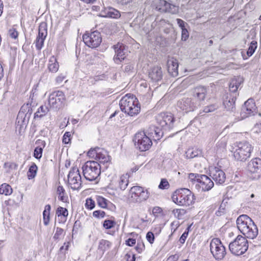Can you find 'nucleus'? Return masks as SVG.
I'll return each mask as SVG.
<instances>
[{
    "label": "nucleus",
    "instance_id": "1",
    "mask_svg": "<svg viewBox=\"0 0 261 261\" xmlns=\"http://www.w3.org/2000/svg\"><path fill=\"white\" fill-rule=\"evenodd\" d=\"M240 231L246 238L253 239L258 234V228L253 220L246 215L240 216L236 221Z\"/></svg>",
    "mask_w": 261,
    "mask_h": 261
},
{
    "label": "nucleus",
    "instance_id": "2",
    "mask_svg": "<svg viewBox=\"0 0 261 261\" xmlns=\"http://www.w3.org/2000/svg\"><path fill=\"white\" fill-rule=\"evenodd\" d=\"M121 110L129 116L138 115L140 111V106L136 97L130 93L122 97L119 101Z\"/></svg>",
    "mask_w": 261,
    "mask_h": 261
},
{
    "label": "nucleus",
    "instance_id": "3",
    "mask_svg": "<svg viewBox=\"0 0 261 261\" xmlns=\"http://www.w3.org/2000/svg\"><path fill=\"white\" fill-rule=\"evenodd\" d=\"M173 201L181 206H189L194 202V195L188 189L183 188L177 190L172 197Z\"/></svg>",
    "mask_w": 261,
    "mask_h": 261
},
{
    "label": "nucleus",
    "instance_id": "4",
    "mask_svg": "<svg viewBox=\"0 0 261 261\" xmlns=\"http://www.w3.org/2000/svg\"><path fill=\"white\" fill-rule=\"evenodd\" d=\"M233 155L236 160L244 161L250 158L252 150V147L247 142H240L234 144Z\"/></svg>",
    "mask_w": 261,
    "mask_h": 261
},
{
    "label": "nucleus",
    "instance_id": "5",
    "mask_svg": "<svg viewBox=\"0 0 261 261\" xmlns=\"http://www.w3.org/2000/svg\"><path fill=\"white\" fill-rule=\"evenodd\" d=\"M82 169L85 178L89 181L96 180L101 172V165L97 161H87Z\"/></svg>",
    "mask_w": 261,
    "mask_h": 261
},
{
    "label": "nucleus",
    "instance_id": "6",
    "mask_svg": "<svg viewBox=\"0 0 261 261\" xmlns=\"http://www.w3.org/2000/svg\"><path fill=\"white\" fill-rule=\"evenodd\" d=\"M248 243L246 238L241 235L229 245L230 251L234 255L239 256L244 254L248 250Z\"/></svg>",
    "mask_w": 261,
    "mask_h": 261
},
{
    "label": "nucleus",
    "instance_id": "7",
    "mask_svg": "<svg viewBox=\"0 0 261 261\" xmlns=\"http://www.w3.org/2000/svg\"><path fill=\"white\" fill-rule=\"evenodd\" d=\"M152 8L162 13H169L172 14L178 13L179 7L165 0H149Z\"/></svg>",
    "mask_w": 261,
    "mask_h": 261
},
{
    "label": "nucleus",
    "instance_id": "8",
    "mask_svg": "<svg viewBox=\"0 0 261 261\" xmlns=\"http://www.w3.org/2000/svg\"><path fill=\"white\" fill-rule=\"evenodd\" d=\"M133 141L136 148L141 151H145L148 150L152 145L150 138L143 132L136 133Z\"/></svg>",
    "mask_w": 261,
    "mask_h": 261
},
{
    "label": "nucleus",
    "instance_id": "9",
    "mask_svg": "<svg viewBox=\"0 0 261 261\" xmlns=\"http://www.w3.org/2000/svg\"><path fill=\"white\" fill-rule=\"evenodd\" d=\"M159 126L165 131H169L174 127V118L170 113H161L156 117Z\"/></svg>",
    "mask_w": 261,
    "mask_h": 261
},
{
    "label": "nucleus",
    "instance_id": "10",
    "mask_svg": "<svg viewBox=\"0 0 261 261\" xmlns=\"http://www.w3.org/2000/svg\"><path fill=\"white\" fill-rule=\"evenodd\" d=\"M210 250L216 260L222 259L226 253L225 247L218 238H214L211 241Z\"/></svg>",
    "mask_w": 261,
    "mask_h": 261
},
{
    "label": "nucleus",
    "instance_id": "11",
    "mask_svg": "<svg viewBox=\"0 0 261 261\" xmlns=\"http://www.w3.org/2000/svg\"><path fill=\"white\" fill-rule=\"evenodd\" d=\"M83 39L85 44L91 48L98 47L102 41L101 34L97 31L85 34L83 36Z\"/></svg>",
    "mask_w": 261,
    "mask_h": 261
},
{
    "label": "nucleus",
    "instance_id": "12",
    "mask_svg": "<svg viewBox=\"0 0 261 261\" xmlns=\"http://www.w3.org/2000/svg\"><path fill=\"white\" fill-rule=\"evenodd\" d=\"M68 184L71 188L74 190H79L82 186V178L79 169L73 167L68 175Z\"/></svg>",
    "mask_w": 261,
    "mask_h": 261
},
{
    "label": "nucleus",
    "instance_id": "13",
    "mask_svg": "<svg viewBox=\"0 0 261 261\" xmlns=\"http://www.w3.org/2000/svg\"><path fill=\"white\" fill-rule=\"evenodd\" d=\"M65 95L62 91H57L51 93L48 97V102L53 109H60L63 106L65 101Z\"/></svg>",
    "mask_w": 261,
    "mask_h": 261
},
{
    "label": "nucleus",
    "instance_id": "14",
    "mask_svg": "<svg viewBox=\"0 0 261 261\" xmlns=\"http://www.w3.org/2000/svg\"><path fill=\"white\" fill-rule=\"evenodd\" d=\"M207 93V88L203 86H198L193 89L192 98L196 105L200 106L205 99Z\"/></svg>",
    "mask_w": 261,
    "mask_h": 261
},
{
    "label": "nucleus",
    "instance_id": "15",
    "mask_svg": "<svg viewBox=\"0 0 261 261\" xmlns=\"http://www.w3.org/2000/svg\"><path fill=\"white\" fill-rule=\"evenodd\" d=\"M256 113V107L253 99H248L245 102L240 113L242 118L245 119L249 116H253Z\"/></svg>",
    "mask_w": 261,
    "mask_h": 261
},
{
    "label": "nucleus",
    "instance_id": "16",
    "mask_svg": "<svg viewBox=\"0 0 261 261\" xmlns=\"http://www.w3.org/2000/svg\"><path fill=\"white\" fill-rule=\"evenodd\" d=\"M177 107L180 110L187 113L193 111L198 108L196 102L192 98H183L177 102Z\"/></svg>",
    "mask_w": 261,
    "mask_h": 261
},
{
    "label": "nucleus",
    "instance_id": "17",
    "mask_svg": "<svg viewBox=\"0 0 261 261\" xmlns=\"http://www.w3.org/2000/svg\"><path fill=\"white\" fill-rule=\"evenodd\" d=\"M248 171L255 174L254 178H258L261 176V160L259 158L252 159L248 165Z\"/></svg>",
    "mask_w": 261,
    "mask_h": 261
},
{
    "label": "nucleus",
    "instance_id": "18",
    "mask_svg": "<svg viewBox=\"0 0 261 261\" xmlns=\"http://www.w3.org/2000/svg\"><path fill=\"white\" fill-rule=\"evenodd\" d=\"M115 50V55L114 57V61L117 64H119L122 62L126 57V51L125 46L122 44L118 43L113 46Z\"/></svg>",
    "mask_w": 261,
    "mask_h": 261
},
{
    "label": "nucleus",
    "instance_id": "19",
    "mask_svg": "<svg viewBox=\"0 0 261 261\" xmlns=\"http://www.w3.org/2000/svg\"><path fill=\"white\" fill-rule=\"evenodd\" d=\"M210 176L216 182V184L221 185L226 179L225 173L219 168L215 167L210 170Z\"/></svg>",
    "mask_w": 261,
    "mask_h": 261
},
{
    "label": "nucleus",
    "instance_id": "20",
    "mask_svg": "<svg viewBox=\"0 0 261 261\" xmlns=\"http://www.w3.org/2000/svg\"><path fill=\"white\" fill-rule=\"evenodd\" d=\"M148 77L153 82L161 81L163 77V71L161 67L156 66L150 68L148 71Z\"/></svg>",
    "mask_w": 261,
    "mask_h": 261
},
{
    "label": "nucleus",
    "instance_id": "21",
    "mask_svg": "<svg viewBox=\"0 0 261 261\" xmlns=\"http://www.w3.org/2000/svg\"><path fill=\"white\" fill-rule=\"evenodd\" d=\"M198 179V182L200 184V187L202 191H208L214 187V182L205 175L202 174Z\"/></svg>",
    "mask_w": 261,
    "mask_h": 261
},
{
    "label": "nucleus",
    "instance_id": "22",
    "mask_svg": "<svg viewBox=\"0 0 261 261\" xmlns=\"http://www.w3.org/2000/svg\"><path fill=\"white\" fill-rule=\"evenodd\" d=\"M100 16L103 17H108L117 19L121 16L120 12L112 7L105 8L101 11Z\"/></svg>",
    "mask_w": 261,
    "mask_h": 261
},
{
    "label": "nucleus",
    "instance_id": "23",
    "mask_svg": "<svg viewBox=\"0 0 261 261\" xmlns=\"http://www.w3.org/2000/svg\"><path fill=\"white\" fill-rule=\"evenodd\" d=\"M142 192V187L134 186L131 188L129 192L128 199L131 202H138L139 201V197Z\"/></svg>",
    "mask_w": 261,
    "mask_h": 261
},
{
    "label": "nucleus",
    "instance_id": "24",
    "mask_svg": "<svg viewBox=\"0 0 261 261\" xmlns=\"http://www.w3.org/2000/svg\"><path fill=\"white\" fill-rule=\"evenodd\" d=\"M167 66L168 72L171 76L175 77L178 75V63L176 59L174 58L168 59Z\"/></svg>",
    "mask_w": 261,
    "mask_h": 261
},
{
    "label": "nucleus",
    "instance_id": "25",
    "mask_svg": "<svg viewBox=\"0 0 261 261\" xmlns=\"http://www.w3.org/2000/svg\"><path fill=\"white\" fill-rule=\"evenodd\" d=\"M236 100V94H235V95L227 96L223 102L224 106L227 111L233 112L235 110Z\"/></svg>",
    "mask_w": 261,
    "mask_h": 261
},
{
    "label": "nucleus",
    "instance_id": "26",
    "mask_svg": "<svg viewBox=\"0 0 261 261\" xmlns=\"http://www.w3.org/2000/svg\"><path fill=\"white\" fill-rule=\"evenodd\" d=\"M242 82L243 79L241 77L239 76L232 79L229 85L230 91L235 94V93Z\"/></svg>",
    "mask_w": 261,
    "mask_h": 261
},
{
    "label": "nucleus",
    "instance_id": "27",
    "mask_svg": "<svg viewBox=\"0 0 261 261\" xmlns=\"http://www.w3.org/2000/svg\"><path fill=\"white\" fill-rule=\"evenodd\" d=\"M128 184V178L126 175L121 176L116 181V186L121 190H124Z\"/></svg>",
    "mask_w": 261,
    "mask_h": 261
},
{
    "label": "nucleus",
    "instance_id": "28",
    "mask_svg": "<svg viewBox=\"0 0 261 261\" xmlns=\"http://www.w3.org/2000/svg\"><path fill=\"white\" fill-rule=\"evenodd\" d=\"M151 132L149 134H151V136L154 138V140H160L163 136L164 130L162 128L159 127L153 126L152 128H151Z\"/></svg>",
    "mask_w": 261,
    "mask_h": 261
},
{
    "label": "nucleus",
    "instance_id": "29",
    "mask_svg": "<svg viewBox=\"0 0 261 261\" xmlns=\"http://www.w3.org/2000/svg\"><path fill=\"white\" fill-rule=\"evenodd\" d=\"M97 161L99 162V164H102L103 165L106 164L105 167H107L108 164L110 163V156L108 155V154L105 152H102L101 151H99L97 157H96V159Z\"/></svg>",
    "mask_w": 261,
    "mask_h": 261
},
{
    "label": "nucleus",
    "instance_id": "30",
    "mask_svg": "<svg viewBox=\"0 0 261 261\" xmlns=\"http://www.w3.org/2000/svg\"><path fill=\"white\" fill-rule=\"evenodd\" d=\"M59 65L56 58L54 56L50 57L49 60L48 68L49 71L56 73L59 69Z\"/></svg>",
    "mask_w": 261,
    "mask_h": 261
},
{
    "label": "nucleus",
    "instance_id": "31",
    "mask_svg": "<svg viewBox=\"0 0 261 261\" xmlns=\"http://www.w3.org/2000/svg\"><path fill=\"white\" fill-rule=\"evenodd\" d=\"M49 111V109L46 106H41L37 111L34 114V118H41L45 116Z\"/></svg>",
    "mask_w": 261,
    "mask_h": 261
},
{
    "label": "nucleus",
    "instance_id": "32",
    "mask_svg": "<svg viewBox=\"0 0 261 261\" xmlns=\"http://www.w3.org/2000/svg\"><path fill=\"white\" fill-rule=\"evenodd\" d=\"M47 34V25L45 22L41 23L39 27V32L37 38L45 39Z\"/></svg>",
    "mask_w": 261,
    "mask_h": 261
},
{
    "label": "nucleus",
    "instance_id": "33",
    "mask_svg": "<svg viewBox=\"0 0 261 261\" xmlns=\"http://www.w3.org/2000/svg\"><path fill=\"white\" fill-rule=\"evenodd\" d=\"M112 245V243L106 240H101L99 242L98 246V250L104 252L105 251L109 249Z\"/></svg>",
    "mask_w": 261,
    "mask_h": 261
},
{
    "label": "nucleus",
    "instance_id": "34",
    "mask_svg": "<svg viewBox=\"0 0 261 261\" xmlns=\"http://www.w3.org/2000/svg\"><path fill=\"white\" fill-rule=\"evenodd\" d=\"M56 215L58 217H61L62 221H66L68 215V211L66 208L60 206L57 210Z\"/></svg>",
    "mask_w": 261,
    "mask_h": 261
},
{
    "label": "nucleus",
    "instance_id": "35",
    "mask_svg": "<svg viewBox=\"0 0 261 261\" xmlns=\"http://www.w3.org/2000/svg\"><path fill=\"white\" fill-rule=\"evenodd\" d=\"M51 206L49 204H47L45 206L44 210L43 212V223L44 224L47 226L49 222V215Z\"/></svg>",
    "mask_w": 261,
    "mask_h": 261
},
{
    "label": "nucleus",
    "instance_id": "36",
    "mask_svg": "<svg viewBox=\"0 0 261 261\" xmlns=\"http://www.w3.org/2000/svg\"><path fill=\"white\" fill-rule=\"evenodd\" d=\"M186 156L188 158H193L201 154V151L197 148H189L186 152Z\"/></svg>",
    "mask_w": 261,
    "mask_h": 261
},
{
    "label": "nucleus",
    "instance_id": "37",
    "mask_svg": "<svg viewBox=\"0 0 261 261\" xmlns=\"http://www.w3.org/2000/svg\"><path fill=\"white\" fill-rule=\"evenodd\" d=\"M38 170V167L35 163H32V165L30 167L29 171L27 173V176L29 179L34 178L36 175Z\"/></svg>",
    "mask_w": 261,
    "mask_h": 261
},
{
    "label": "nucleus",
    "instance_id": "38",
    "mask_svg": "<svg viewBox=\"0 0 261 261\" xmlns=\"http://www.w3.org/2000/svg\"><path fill=\"white\" fill-rule=\"evenodd\" d=\"M12 193L11 186L6 184H3L0 186V194L10 195Z\"/></svg>",
    "mask_w": 261,
    "mask_h": 261
},
{
    "label": "nucleus",
    "instance_id": "39",
    "mask_svg": "<svg viewBox=\"0 0 261 261\" xmlns=\"http://www.w3.org/2000/svg\"><path fill=\"white\" fill-rule=\"evenodd\" d=\"M172 213L174 214L175 217L178 219H181L186 214V211L183 208H176L173 210Z\"/></svg>",
    "mask_w": 261,
    "mask_h": 261
},
{
    "label": "nucleus",
    "instance_id": "40",
    "mask_svg": "<svg viewBox=\"0 0 261 261\" xmlns=\"http://www.w3.org/2000/svg\"><path fill=\"white\" fill-rule=\"evenodd\" d=\"M96 200L98 205L101 208H106L108 205V200L100 196H96Z\"/></svg>",
    "mask_w": 261,
    "mask_h": 261
},
{
    "label": "nucleus",
    "instance_id": "41",
    "mask_svg": "<svg viewBox=\"0 0 261 261\" xmlns=\"http://www.w3.org/2000/svg\"><path fill=\"white\" fill-rule=\"evenodd\" d=\"M65 190L61 186H59L57 189V194L58 195L59 200L64 202L66 201V197L64 196Z\"/></svg>",
    "mask_w": 261,
    "mask_h": 261
},
{
    "label": "nucleus",
    "instance_id": "42",
    "mask_svg": "<svg viewBox=\"0 0 261 261\" xmlns=\"http://www.w3.org/2000/svg\"><path fill=\"white\" fill-rule=\"evenodd\" d=\"M30 106L29 104L27 103L26 105H23L21 107L20 112L18 113L17 120L18 121V123H19V120L20 118H22V117L24 115V112H26L28 110V112L30 111Z\"/></svg>",
    "mask_w": 261,
    "mask_h": 261
},
{
    "label": "nucleus",
    "instance_id": "43",
    "mask_svg": "<svg viewBox=\"0 0 261 261\" xmlns=\"http://www.w3.org/2000/svg\"><path fill=\"white\" fill-rule=\"evenodd\" d=\"M257 47V42L253 41L251 42L248 49L247 51V55L248 57L251 56L254 53Z\"/></svg>",
    "mask_w": 261,
    "mask_h": 261
},
{
    "label": "nucleus",
    "instance_id": "44",
    "mask_svg": "<svg viewBox=\"0 0 261 261\" xmlns=\"http://www.w3.org/2000/svg\"><path fill=\"white\" fill-rule=\"evenodd\" d=\"M219 108V106L217 103H214L206 106L203 109V112L205 113L212 112L217 110Z\"/></svg>",
    "mask_w": 261,
    "mask_h": 261
},
{
    "label": "nucleus",
    "instance_id": "45",
    "mask_svg": "<svg viewBox=\"0 0 261 261\" xmlns=\"http://www.w3.org/2000/svg\"><path fill=\"white\" fill-rule=\"evenodd\" d=\"M149 196V193L148 192L147 190H144L143 188H142V192H141L140 196L139 197V201L138 202L140 203L142 201L146 200Z\"/></svg>",
    "mask_w": 261,
    "mask_h": 261
},
{
    "label": "nucleus",
    "instance_id": "46",
    "mask_svg": "<svg viewBox=\"0 0 261 261\" xmlns=\"http://www.w3.org/2000/svg\"><path fill=\"white\" fill-rule=\"evenodd\" d=\"M116 224V222L112 220H105L103 223V226L106 229H111L113 228L115 225Z\"/></svg>",
    "mask_w": 261,
    "mask_h": 261
},
{
    "label": "nucleus",
    "instance_id": "47",
    "mask_svg": "<svg viewBox=\"0 0 261 261\" xmlns=\"http://www.w3.org/2000/svg\"><path fill=\"white\" fill-rule=\"evenodd\" d=\"M99 150V148L91 149L88 152V155L89 157L94 158L96 160V157H97V155L98 154V150Z\"/></svg>",
    "mask_w": 261,
    "mask_h": 261
},
{
    "label": "nucleus",
    "instance_id": "48",
    "mask_svg": "<svg viewBox=\"0 0 261 261\" xmlns=\"http://www.w3.org/2000/svg\"><path fill=\"white\" fill-rule=\"evenodd\" d=\"M43 149L36 147L34 151V156L37 159H40L42 157Z\"/></svg>",
    "mask_w": 261,
    "mask_h": 261
},
{
    "label": "nucleus",
    "instance_id": "49",
    "mask_svg": "<svg viewBox=\"0 0 261 261\" xmlns=\"http://www.w3.org/2000/svg\"><path fill=\"white\" fill-rule=\"evenodd\" d=\"M85 206L87 208L92 210L95 207V202L91 198H88L86 201Z\"/></svg>",
    "mask_w": 261,
    "mask_h": 261
},
{
    "label": "nucleus",
    "instance_id": "50",
    "mask_svg": "<svg viewBox=\"0 0 261 261\" xmlns=\"http://www.w3.org/2000/svg\"><path fill=\"white\" fill-rule=\"evenodd\" d=\"M45 39L37 38L35 41V46L38 50H40L44 44V41Z\"/></svg>",
    "mask_w": 261,
    "mask_h": 261
},
{
    "label": "nucleus",
    "instance_id": "51",
    "mask_svg": "<svg viewBox=\"0 0 261 261\" xmlns=\"http://www.w3.org/2000/svg\"><path fill=\"white\" fill-rule=\"evenodd\" d=\"M4 167L7 169V172H10V169H16L17 167V165L14 163L7 162L4 164Z\"/></svg>",
    "mask_w": 261,
    "mask_h": 261
},
{
    "label": "nucleus",
    "instance_id": "52",
    "mask_svg": "<svg viewBox=\"0 0 261 261\" xmlns=\"http://www.w3.org/2000/svg\"><path fill=\"white\" fill-rule=\"evenodd\" d=\"M169 187V184L167 179H162L159 188L161 189H167Z\"/></svg>",
    "mask_w": 261,
    "mask_h": 261
},
{
    "label": "nucleus",
    "instance_id": "53",
    "mask_svg": "<svg viewBox=\"0 0 261 261\" xmlns=\"http://www.w3.org/2000/svg\"><path fill=\"white\" fill-rule=\"evenodd\" d=\"M8 35L11 38L16 39L18 37V33L16 29L12 28L9 30Z\"/></svg>",
    "mask_w": 261,
    "mask_h": 261
},
{
    "label": "nucleus",
    "instance_id": "54",
    "mask_svg": "<svg viewBox=\"0 0 261 261\" xmlns=\"http://www.w3.org/2000/svg\"><path fill=\"white\" fill-rule=\"evenodd\" d=\"M225 213V205L223 203H222L219 208V210L216 212V215L217 216H221V215H223Z\"/></svg>",
    "mask_w": 261,
    "mask_h": 261
},
{
    "label": "nucleus",
    "instance_id": "55",
    "mask_svg": "<svg viewBox=\"0 0 261 261\" xmlns=\"http://www.w3.org/2000/svg\"><path fill=\"white\" fill-rule=\"evenodd\" d=\"M105 214H106L105 212L102 211H101V210L95 211L93 213V216L94 217H96L97 218H103L105 216Z\"/></svg>",
    "mask_w": 261,
    "mask_h": 261
},
{
    "label": "nucleus",
    "instance_id": "56",
    "mask_svg": "<svg viewBox=\"0 0 261 261\" xmlns=\"http://www.w3.org/2000/svg\"><path fill=\"white\" fill-rule=\"evenodd\" d=\"M71 134L69 132H66L63 137V142L64 144H68L70 141Z\"/></svg>",
    "mask_w": 261,
    "mask_h": 261
},
{
    "label": "nucleus",
    "instance_id": "57",
    "mask_svg": "<svg viewBox=\"0 0 261 261\" xmlns=\"http://www.w3.org/2000/svg\"><path fill=\"white\" fill-rule=\"evenodd\" d=\"M66 75L63 74V73H61L59 74L56 78V83L57 85H60L61 84L63 81L65 79Z\"/></svg>",
    "mask_w": 261,
    "mask_h": 261
},
{
    "label": "nucleus",
    "instance_id": "58",
    "mask_svg": "<svg viewBox=\"0 0 261 261\" xmlns=\"http://www.w3.org/2000/svg\"><path fill=\"white\" fill-rule=\"evenodd\" d=\"M189 32L186 28L182 29L181 30V39L184 41H186L189 38Z\"/></svg>",
    "mask_w": 261,
    "mask_h": 261
},
{
    "label": "nucleus",
    "instance_id": "59",
    "mask_svg": "<svg viewBox=\"0 0 261 261\" xmlns=\"http://www.w3.org/2000/svg\"><path fill=\"white\" fill-rule=\"evenodd\" d=\"M146 239L150 244H152L154 240V234L152 232H148L146 234Z\"/></svg>",
    "mask_w": 261,
    "mask_h": 261
},
{
    "label": "nucleus",
    "instance_id": "60",
    "mask_svg": "<svg viewBox=\"0 0 261 261\" xmlns=\"http://www.w3.org/2000/svg\"><path fill=\"white\" fill-rule=\"evenodd\" d=\"M63 229L60 227H57L56 229V233L54 234V238L55 239H58L60 238V237L62 235L63 232Z\"/></svg>",
    "mask_w": 261,
    "mask_h": 261
},
{
    "label": "nucleus",
    "instance_id": "61",
    "mask_svg": "<svg viewBox=\"0 0 261 261\" xmlns=\"http://www.w3.org/2000/svg\"><path fill=\"white\" fill-rule=\"evenodd\" d=\"M176 21L178 26L181 30H182V29L186 28V25H188V24L181 19L177 18L176 19Z\"/></svg>",
    "mask_w": 261,
    "mask_h": 261
},
{
    "label": "nucleus",
    "instance_id": "62",
    "mask_svg": "<svg viewBox=\"0 0 261 261\" xmlns=\"http://www.w3.org/2000/svg\"><path fill=\"white\" fill-rule=\"evenodd\" d=\"M202 174H198L195 173H190L189 174V177L191 180H196L198 182V179L200 178V176H201Z\"/></svg>",
    "mask_w": 261,
    "mask_h": 261
},
{
    "label": "nucleus",
    "instance_id": "63",
    "mask_svg": "<svg viewBox=\"0 0 261 261\" xmlns=\"http://www.w3.org/2000/svg\"><path fill=\"white\" fill-rule=\"evenodd\" d=\"M188 236V232L185 231L179 238V241L180 242V243L181 244H184L185 242L186 239H187Z\"/></svg>",
    "mask_w": 261,
    "mask_h": 261
},
{
    "label": "nucleus",
    "instance_id": "64",
    "mask_svg": "<svg viewBox=\"0 0 261 261\" xmlns=\"http://www.w3.org/2000/svg\"><path fill=\"white\" fill-rule=\"evenodd\" d=\"M36 144L38 145L37 146L38 147H41L42 149H43L46 145V143L45 141L41 140L40 139H38L36 141Z\"/></svg>",
    "mask_w": 261,
    "mask_h": 261
}]
</instances>
